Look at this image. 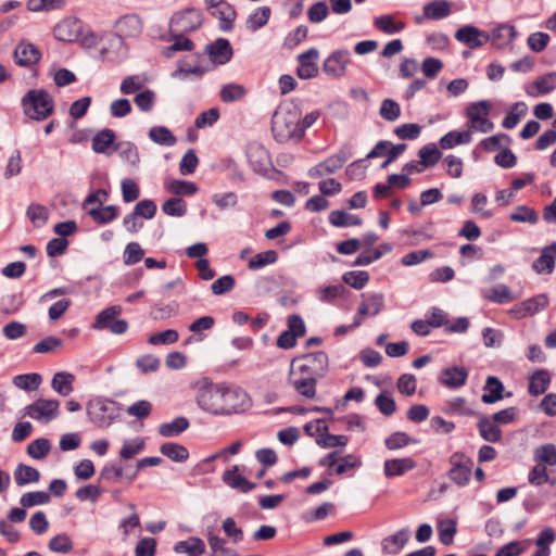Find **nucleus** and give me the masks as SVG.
<instances>
[{
  "instance_id": "1",
  "label": "nucleus",
  "mask_w": 556,
  "mask_h": 556,
  "mask_svg": "<svg viewBox=\"0 0 556 556\" xmlns=\"http://www.w3.org/2000/svg\"><path fill=\"white\" fill-rule=\"evenodd\" d=\"M198 406L212 415H232L248 410L252 401L250 395L241 388H229L226 384H215L208 378L198 382Z\"/></svg>"
},
{
  "instance_id": "2",
  "label": "nucleus",
  "mask_w": 556,
  "mask_h": 556,
  "mask_svg": "<svg viewBox=\"0 0 556 556\" xmlns=\"http://www.w3.org/2000/svg\"><path fill=\"white\" fill-rule=\"evenodd\" d=\"M301 109L293 102L281 103L271 116V132L279 143L293 139L301 141L304 138L303 128H300Z\"/></svg>"
},
{
  "instance_id": "3",
  "label": "nucleus",
  "mask_w": 556,
  "mask_h": 556,
  "mask_svg": "<svg viewBox=\"0 0 556 556\" xmlns=\"http://www.w3.org/2000/svg\"><path fill=\"white\" fill-rule=\"evenodd\" d=\"M24 114L34 121L41 122L54 112V101L46 89H30L21 99Z\"/></svg>"
},
{
  "instance_id": "4",
  "label": "nucleus",
  "mask_w": 556,
  "mask_h": 556,
  "mask_svg": "<svg viewBox=\"0 0 556 556\" xmlns=\"http://www.w3.org/2000/svg\"><path fill=\"white\" fill-rule=\"evenodd\" d=\"M121 404L116 401L97 396L87 402L88 419L98 428L110 427L121 415Z\"/></svg>"
},
{
  "instance_id": "5",
  "label": "nucleus",
  "mask_w": 556,
  "mask_h": 556,
  "mask_svg": "<svg viewBox=\"0 0 556 556\" xmlns=\"http://www.w3.org/2000/svg\"><path fill=\"white\" fill-rule=\"evenodd\" d=\"M295 363H300L295 369L296 372L313 377L317 381L324 378L329 370V357L325 351L296 356L292 359L291 365L294 366Z\"/></svg>"
},
{
  "instance_id": "6",
  "label": "nucleus",
  "mask_w": 556,
  "mask_h": 556,
  "mask_svg": "<svg viewBox=\"0 0 556 556\" xmlns=\"http://www.w3.org/2000/svg\"><path fill=\"white\" fill-rule=\"evenodd\" d=\"M122 306L112 305L102 309L94 318L92 328L97 330H109L114 334H123L128 329V321L125 319H117L121 315Z\"/></svg>"
},
{
  "instance_id": "7",
  "label": "nucleus",
  "mask_w": 556,
  "mask_h": 556,
  "mask_svg": "<svg viewBox=\"0 0 556 556\" xmlns=\"http://www.w3.org/2000/svg\"><path fill=\"white\" fill-rule=\"evenodd\" d=\"M448 462L452 465L447 472L450 480L458 486L467 485L473 466L472 459L457 451L450 456Z\"/></svg>"
},
{
  "instance_id": "8",
  "label": "nucleus",
  "mask_w": 556,
  "mask_h": 556,
  "mask_svg": "<svg viewBox=\"0 0 556 556\" xmlns=\"http://www.w3.org/2000/svg\"><path fill=\"white\" fill-rule=\"evenodd\" d=\"M202 24V12L195 8H188L173 14L169 28L181 34H189L199 29Z\"/></svg>"
},
{
  "instance_id": "9",
  "label": "nucleus",
  "mask_w": 556,
  "mask_h": 556,
  "mask_svg": "<svg viewBox=\"0 0 556 556\" xmlns=\"http://www.w3.org/2000/svg\"><path fill=\"white\" fill-rule=\"evenodd\" d=\"M59 400L39 397L31 404L25 406L24 416H28L38 421L49 422L59 417Z\"/></svg>"
},
{
  "instance_id": "10",
  "label": "nucleus",
  "mask_w": 556,
  "mask_h": 556,
  "mask_svg": "<svg viewBox=\"0 0 556 556\" xmlns=\"http://www.w3.org/2000/svg\"><path fill=\"white\" fill-rule=\"evenodd\" d=\"M351 62V53L346 49L334 50L325 60L323 71L332 78H340L345 75L348 64Z\"/></svg>"
},
{
  "instance_id": "11",
  "label": "nucleus",
  "mask_w": 556,
  "mask_h": 556,
  "mask_svg": "<svg viewBox=\"0 0 556 556\" xmlns=\"http://www.w3.org/2000/svg\"><path fill=\"white\" fill-rule=\"evenodd\" d=\"M455 39L469 49H478L490 40V34L472 25H465L458 28L454 35Z\"/></svg>"
},
{
  "instance_id": "12",
  "label": "nucleus",
  "mask_w": 556,
  "mask_h": 556,
  "mask_svg": "<svg viewBox=\"0 0 556 556\" xmlns=\"http://www.w3.org/2000/svg\"><path fill=\"white\" fill-rule=\"evenodd\" d=\"M13 58L16 65L29 67L40 61L41 52L35 45L21 40L14 49Z\"/></svg>"
},
{
  "instance_id": "13",
  "label": "nucleus",
  "mask_w": 556,
  "mask_h": 556,
  "mask_svg": "<svg viewBox=\"0 0 556 556\" xmlns=\"http://www.w3.org/2000/svg\"><path fill=\"white\" fill-rule=\"evenodd\" d=\"M289 383L293 387L294 391L306 399H314L316 395L317 380L313 377L305 376L296 372L294 367L291 365V369L288 377Z\"/></svg>"
},
{
  "instance_id": "14",
  "label": "nucleus",
  "mask_w": 556,
  "mask_h": 556,
  "mask_svg": "<svg viewBox=\"0 0 556 556\" xmlns=\"http://www.w3.org/2000/svg\"><path fill=\"white\" fill-rule=\"evenodd\" d=\"M205 53L214 64L224 65L231 60L233 50L228 39L217 38L215 41L206 45Z\"/></svg>"
},
{
  "instance_id": "15",
  "label": "nucleus",
  "mask_w": 556,
  "mask_h": 556,
  "mask_svg": "<svg viewBox=\"0 0 556 556\" xmlns=\"http://www.w3.org/2000/svg\"><path fill=\"white\" fill-rule=\"evenodd\" d=\"M468 370L464 366H451L444 368L438 381L450 389H458L466 384L468 379Z\"/></svg>"
},
{
  "instance_id": "16",
  "label": "nucleus",
  "mask_w": 556,
  "mask_h": 556,
  "mask_svg": "<svg viewBox=\"0 0 556 556\" xmlns=\"http://www.w3.org/2000/svg\"><path fill=\"white\" fill-rule=\"evenodd\" d=\"M115 27L121 38H135L142 33L143 24L139 15L126 14L117 20Z\"/></svg>"
},
{
  "instance_id": "17",
  "label": "nucleus",
  "mask_w": 556,
  "mask_h": 556,
  "mask_svg": "<svg viewBox=\"0 0 556 556\" xmlns=\"http://www.w3.org/2000/svg\"><path fill=\"white\" fill-rule=\"evenodd\" d=\"M417 462L413 457L390 458L383 463V473L387 478H395L415 469Z\"/></svg>"
},
{
  "instance_id": "18",
  "label": "nucleus",
  "mask_w": 556,
  "mask_h": 556,
  "mask_svg": "<svg viewBox=\"0 0 556 556\" xmlns=\"http://www.w3.org/2000/svg\"><path fill=\"white\" fill-rule=\"evenodd\" d=\"M556 262V241L542 249L541 255L532 263V269L536 274H552Z\"/></svg>"
},
{
  "instance_id": "19",
  "label": "nucleus",
  "mask_w": 556,
  "mask_h": 556,
  "mask_svg": "<svg viewBox=\"0 0 556 556\" xmlns=\"http://www.w3.org/2000/svg\"><path fill=\"white\" fill-rule=\"evenodd\" d=\"M222 479L225 484L242 493H249L256 488L254 482L247 480L239 472V467L237 465H233L231 468L225 470Z\"/></svg>"
},
{
  "instance_id": "20",
  "label": "nucleus",
  "mask_w": 556,
  "mask_h": 556,
  "mask_svg": "<svg viewBox=\"0 0 556 556\" xmlns=\"http://www.w3.org/2000/svg\"><path fill=\"white\" fill-rule=\"evenodd\" d=\"M116 134L110 128L99 130L92 138V150L96 153L111 155L116 144Z\"/></svg>"
},
{
  "instance_id": "21",
  "label": "nucleus",
  "mask_w": 556,
  "mask_h": 556,
  "mask_svg": "<svg viewBox=\"0 0 556 556\" xmlns=\"http://www.w3.org/2000/svg\"><path fill=\"white\" fill-rule=\"evenodd\" d=\"M548 303V296L544 293H541L522 301L518 308L514 309V312L518 315V317H525L528 315L532 316L546 308Z\"/></svg>"
},
{
  "instance_id": "22",
  "label": "nucleus",
  "mask_w": 556,
  "mask_h": 556,
  "mask_svg": "<svg viewBox=\"0 0 556 556\" xmlns=\"http://www.w3.org/2000/svg\"><path fill=\"white\" fill-rule=\"evenodd\" d=\"M556 88V72H551L538 77L531 86L526 88V92L530 97L547 94Z\"/></svg>"
},
{
  "instance_id": "23",
  "label": "nucleus",
  "mask_w": 556,
  "mask_h": 556,
  "mask_svg": "<svg viewBox=\"0 0 556 556\" xmlns=\"http://www.w3.org/2000/svg\"><path fill=\"white\" fill-rule=\"evenodd\" d=\"M483 394L481 401L484 404H494L504 397V384L500 378L495 376H489L483 387Z\"/></svg>"
},
{
  "instance_id": "24",
  "label": "nucleus",
  "mask_w": 556,
  "mask_h": 556,
  "mask_svg": "<svg viewBox=\"0 0 556 556\" xmlns=\"http://www.w3.org/2000/svg\"><path fill=\"white\" fill-rule=\"evenodd\" d=\"M516 35L517 31L513 25L501 24L492 30L489 41H491L492 46L496 49H503L516 38Z\"/></svg>"
},
{
  "instance_id": "25",
  "label": "nucleus",
  "mask_w": 556,
  "mask_h": 556,
  "mask_svg": "<svg viewBox=\"0 0 556 556\" xmlns=\"http://www.w3.org/2000/svg\"><path fill=\"white\" fill-rule=\"evenodd\" d=\"M219 9H213L210 11L212 16H215L219 20V29L223 31H230L233 29V22L237 17V11L233 5L226 2L223 5H219Z\"/></svg>"
},
{
  "instance_id": "26",
  "label": "nucleus",
  "mask_w": 556,
  "mask_h": 556,
  "mask_svg": "<svg viewBox=\"0 0 556 556\" xmlns=\"http://www.w3.org/2000/svg\"><path fill=\"white\" fill-rule=\"evenodd\" d=\"M409 540V531L404 528L396 533L386 538L382 541V552L384 554L396 555Z\"/></svg>"
},
{
  "instance_id": "27",
  "label": "nucleus",
  "mask_w": 556,
  "mask_h": 556,
  "mask_svg": "<svg viewBox=\"0 0 556 556\" xmlns=\"http://www.w3.org/2000/svg\"><path fill=\"white\" fill-rule=\"evenodd\" d=\"M551 375L546 369H536L529 378L528 392L532 396L543 394L549 387Z\"/></svg>"
},
{
  "instance_id": "28",
  "label": "nucleus",
  "mask_w": 556,
  "mask_h": 556,
  "mask_svg": "<svg viewBox=\"0 0 556 556\" xmlns=\"http://www.w3.org/2000/svg\"><path fill=\"white\" fill-rule=\"evenodd\" d=\"M452 12V3L447 0H433L424 7V16L428 20L439 21L447 17Z\"/></svg>"
},
{
  "instance_id": "29",
  "label": "nucleus",
  "mask_w": 556,
  "mask_h": 556,
  "mask_svg": "<svg viewBox=\"0 0 556 556\" xmlns=\"http://www.w3.org/2000/svg\"><path fill=\"white\" fill-rule=\"evenodd\" d=\"M479 434L488 442L496 443L502 439V430L494 421H491L488 416H481L477 424Z\"/></svg>"
},
{
  "instance_id": "30",
  "label": "nucleus",
  "mask_w": 556,
  "mask_h": 556,
  "mask_svg": "<svg viewBox=\"0 0 556 556\" xmlns=\"http://www.w3.org/2000/svg\"><path fill=\"white\" fill-rule=\"evenodd\" d=\"M352 151L351 146L344 144L339 152L336 154L330 155L325 161H323V164L325 166L324 172H327V174H333L340 168L343 167V165L346 163V161L351 157Z\"/></svg>"
},
{
  "instance_id": "31",
  "label": "nucleus",
  "mask_w": 556,
  "mask_h": 556,
  "mask_svg": "<svg viewBox=\"0 0 556 556\" xmlns=\"http://www.w3.org/2000/svg\"><path fill=\"white\" fill-rule=\"evenodd\" d=\"M74 381H75V376L73 374L67 372V371H59V372L54 374L52 381H51V387L60 395L67 396L74 390V388H73Z\"/></svg>"
},
{
  "instance_id": "32",
  "label": "nucleus",
  "mask_w": 556,
  "mask_h": 556,
  "mask_svg": "<svg viewBox=\"0 0 556 556\" xmlns=\"http://www.w3.org/2000/svg\"><path fill=\"white\" fill-rule=\"evenodd\" d=\"M470 130L456 131L452 130L442 136L439 140L441 149L448 150L458 144H467L471 141Z\"/></svg>"
},
{
  "instance_id": "33",
  "label": "nucleus",
  "mask_w": 556,
  "mask_h": 556,
  "mask_svg": "<svg viewBox=\"0 0 556 556\" xmlns=\"http://www.w3.org/2000/svg\"><path fill=\"white\" fill-rule=\"evenodd\" d=\"M384 308V295L380 292L372 293L366 301L358 305V315L376 316Z\"/></svg>"
},
{
  "instance_id": "34",
  "label": "nucleus",
  "mask_w": 556,
  "mask_h": 556,
  "mask_svg": "<svg viewBox=\"0 0 556 556\" xmlns=\"http://www.w3.org/2000/svg\"><path fill=\"white\" fill-rule=\"evenodd\" d=\"M190 426L188 418L184 416L176 417L170 422L162 424L159 427V434L164 438L178 437L180 433L186 431Z\"/></svg>"
},
{
  "instance_id": "35",
  "label": "nucleus",
  "mask_w": 556,
  "mask_h": 556,
  "mask_svg": "<svg viewBox=\"0 0 556 556\" xmlns=\"http://www.w3.org/2000/svg\"><path fill=\"white\" fill-rule=\"evenodd\" d=\"M14 480L18 486L36 483L40 480V472L34 467L21 463L14 470Z\"/></svg>"
},
{
  "instance_id": "36",
  "label": "nucleus",
  "mask_w": 556,
  "mask_h": 556,
  "mask_svg": "<svg viewBox=\"0 0 556 556\" xmlns=\"http://www.w3.org/2000/svg\"><path fill=\"white\" fill-rule=\"evenodd\" d=\"M160 452L162 455L169 458L175 463H184L189 458V451L186 446L175 443V442H165L160 446Z\"/></svg>"
},
{
  "instance_id": "37",
  "label": "nucleus",
  "mask_w": 556,
  "mask_h": 556,
  "mask_svg": "<svg viewBox=\"0 0 556 556\" xmlns=\"http://www.w3.org/2000/svg\"><path fill=\"white\" fill-rule=\"evenodd\" d=\"M174 551L189 556H201L205 551V544L200 538L190 536L188 540L177 542Z\"/></svg>"
},
{
  "instance_id": "38",
  "label": "nucleus",
  "mask_w": 556,
  "mask_h": 556,
  "mask_svg": "<svg viewBox=\"0 0 556 556\" xmlns=\"http://www.w3.org/2000/svg\"><path fill=\"white\" fill-rule=\"evenodd\" d=\"M329 222L334 227L361 226L363 219L342 210H334L329 214Z\"/></svg>"
},
{
  "instance_id": "39",
  "label": "nucleus",
  "mask_w": 556,
  "mask_h": 556,
  "mask_svg": "<svg viewBox=\"0 0 556 556\" xmlns=\"http://www.w3.org/2000/svg\"><path fill=\"white\" fill-rule=\"evenodd\" d=\"M113 151H118L119 156L130 165H138L140 162V155L138 148L130 141H121L113 147Z\"/></svg>"
},
{
  "instance_id": "40",
  "label": "nucleus",
  "mask_w": 556,
  "mask_h": 556,
  "mask_svg": "<svg viewBox=\"0 0 556 556\" xmlns=\"http://www.w3.org/2000/svg\"><path fill=\"white\" fill-rule=\"evenodd\" d=\"M392 250V245L390 243H382L371 252L365 251L362 252L352 263L353 266H366L371 264L372 262L382 257L384 253H388Z\"/></svg>"
},
{
  "instance_id": "41",
  "label": "nucleus",
  "mask_w": 556,
  "mask_h": 556,
  "mask_svg": "<svg viewBox=\"0 0 556 556\" xmlns=\"http://www.w3.org/2000/svg\"><path fill=\"white\" fill-rule=\"evenodd\" d=\"M418 156L421 166L431 167L441 160L442 152L435 143H428L418 151Z\"/></svg>"
},
{
  "instance_id": "42",
  "label": "nucleus",
  "mask_w": 556,
  "mask_h": 556,
  "mask_svg": "<svg viewBox=\"0 0 556 556\" xmlns=\"http://www.w3.org/2000/svg\"><path fill=\"white\" fill-rule=\"evenodd\" d=\"M416 443H418L417 439L409 437L403 431H395L384 440V445L389 451H396Z\"/></svg>"
},
{
  "instance_id": "43",
  "label": "nucleus",
  "mask_w": 556,
  "mask_h": 556,
  "mask_svg": "<svg viewBox=\"0 0 556 556\" xmlns=\"http://www.w3.org/2000/svg\"><path fill=\"white\" fill-rule=\"evenodd\" d=\"M149 138L161 146L172 147L177 142V138L165 126H153L149 130Z\"/></svg>"
},
{
  "instance_id": "44",
  "label": "nucleus",
  "mask_w": 556,
  "mask_h": 556,
  "mask_svg": "<svg viewBox=\"0 0 556 556\" xmlns=\"http://www.w3.org/2000/svg\"><path fill=\"white\" fill-rule=\"evenodd\" d=\"M271 10L269 7H261L251 13L247 20V27L255 31L265 26L270 17Z\"/></svg>"
},
{
  "instance_id": "45",
  "label": "nucleus",
  "mask_w": 556,
  "mask_h": 556,
  "mask_svg": "<svg viewBox=\"0 0 556 556\" xmlns=\"http://www.w3.org/2000/svg\"><path fill=\"white\" fill-rule=\"evenodd\" d=\"M41 382L42 377L40 374L37 372L22 374L13 378L14 386L25 391L37 390Z\"/></svg>"
},
{
  "instance_id": "46",
  "label": "nucleus",
  "mask_w": 556,
  "mask_h": 556,
  "mask_svg": "<svg viewBox=\"0 0 556 556\" xmlns=\"http://www.w3.org/2000/svg\"><path fill=\"white\" fill-rule=\"evenodd\" d=\"M124 469L125 467L121 462L106 464L100 470L98 480L106 482H118L124 478Z\"/></svg>"
},
{
  "instance_id": "47",
  "label": "nucleus",
  "mask_w": 556,
  "mask_h": 556,
  "mask_svg": "<svg viewBox=\"0 0 556 556\" xmlns=\"http://www.w3.org/2000/svg\"><path fill=\"white\" fill-rule=\"evenodd\" d=\"M527 105L525 102L519 101L511 105L510 111L503 118L502 126L506 129H511L517 126L520 118L527 113Z\"/></svg>"
},
{
  "instance_id": "48",
  "label": "nucleus",
  "mask_w": 556,
  "mask_h": 556,
  "mask_svg": "<svg viewBox=\"0 0 556 556\" xmlns=\"http://www.w3.org/2000/svg\"><path fill=\"white\" fill-rule=\"evenodd\" d=\"M374 26L386 34H396L405 28V23L395 22L392 15H381L375 18Z\"/></svg>"
},
{
  "instance_id": "49",
  "label": "nucleus",
  "mask_w": 556,
  "mask_h": 556,
  "mask_svg": "<svg viewBox=\"0 0 556 556\" xmlns=\"http://www.w3.org/2000/svg\"><path fill=\"white\" fill-rule=\"evenodd\" d=\"M248 159L255 172L266 169V161L268 160V154L262 146L250 147L248 151Z\"/></svg>"
},
{
  "instance_id": "50",
  "label": "nucleus",
  "mask_w": 556,
  "mask_h": 556,
  "mask_svg": "<svg viewBox=\"0 0 556 556\" xmlns=\"http://www.w3.org/2000/svg\"><path fill=\"white\" fill-rule=\"evenodd\" d=\"M247 94V89L239 84L224 85L219 91V97L223 102L230 103L241 100Z\"/></svg>"
},
{
  "instance_id": "51",
  "label": "nucleus",
  "mask_w": 556,
  "mask_h": 556,
  "mask_svg": "<svg viewBox=\"0 0 556 556\" xmlns=\"http://www.w3.org/2000/svg\"><path fill=\"white\" fill-rule=\"evenodd\" d=\"M51 450L50 440L47 438H38L31 441L27 446V454L35 459L45 458Z\"/></svg>"
},
{
  "instance_id": "52",
  "label": "nucleus",
  "mask_w": 556,
  "mask_h": 556,
  "mask_svg": "<svg viewBox=\"0 0 556 556\" xmlns=\"http://www.w3.org/2000/svg\"><path fill=\"white\" fill-rule=\"evenodd\" d=\"M439 540L444 545H450L454 541L457 532V523L454 519L442 520L438 523Z\"/></svg>"
},
{
  "instance_id": "53",
  "label": "nucleus",
  "mask_w": 556,
  "mask_h": 556,
  "mask_svg": "<svg viewBox=\"0 0 556 556\" xmlns=\"http://www.w3.org/2000/svg\"><path fill=\"white\" fill-rule=\"evenodd\" d=\"M369 278L366 270L346 271L342 276L343 282L356 290L363 289L368 283Z\"/></svg>"
},
{
  "instance_id": "54",
  "label": "nucleus",
  "mask_w": 556,
  "mask_h": 556,
  "mask_svg": "<svg viewBox=\"0 0 556 556\" xmlns=\"http://www.w3.org/2000/svg\"><path fill=\"white\" fill-rule=\"evenodd\" d=\"M48 547L54 553L67 554L72 552L74 544L68 534L60 533L50 539Z\"/></svg>"
},
{
  "instance_id": "55",
  "label": "nucleus",
  "mask_w": 556,
  "mask_h": 556,
  "mask_svg": "<svg viewBox=\"0 0 556 556\" xmlns=\"http://www.w3.org/2000/svg\"><path fill=\"white\" fill-rule=\"evenodd\" d=\"M102 207V211H104L108 216L106 217H103L101 215V211H98V210H88L87 213L88 215L91 217V219L99 224V225H105V224H110L111 222H113L115 218H117L118 214H119V208L118 206L116 205H105V206H101Z\"/></svg>"
},
{
  "instance_id": "56",
  "label": "nucleus",
  "mask_w": 556,
  "mask_h": 556,
  "mask_svg": "<svg viewBox=\"0 0 556 556\" xmlns=\"http://www.w3.org/2000/svg\"><path fill=\"white\" fill-rule=\"evenodd\" d=\"M492 109V104L486 100H480L478 102H471L466 108V115L471 121L472 124H476L478 119H480L481 114L486 116L489 115Z\"/></svg>"
},
{
  "instance_id": "57",
  "label": "nucleus",
  "mask_w": 556,
  "mask_h": 556,
  "mask_svg": "<svg viewBox=\"0 0 556 556\" xmlns=\"http://www.w3.org/2000/svg\"><path fill=\"white\" fill-rule=\"evenodd\" d=\"M162 211L168 216L181 217L187 213V204L179 197L170 198L163 203Z\"/></svg>"
},
{
  "instance_id": "58",
  "label": "nucleus",
  "mask_w": 556,
  "mask_h": 556,
  "mask_svg": "<svg viewBox=\"0 0 556 556\" xmlns=\"http://www.w3.org/2000/svg\"><path fill=\"white\" fill-rule=\"evenodd\" d=\"M278 260V253L275 250H267L257 253L252 260L249 261L248 267L251 270L260 269L268 264H273Z\"/></svg>"
},
{
  "instance_id": "59",
  "label": "nucleus",
  "mask_w": 556,
  "mask_h": 556,
  "mask_svg": "<svg viewBox=\"0 0 556 556\" xmlns=\"http://www.w3.org/2000/svg\"><path fill=\"white\" fill-rule=\"evenodd\" d=\"M50 502V494L45 491L27 492L22 495L20 503L23 507L43 505Z\"/></svg>"
},
{
  "instance_id": "60",
  "label": "nucleus",
  "mask_w": 556,
  "mask_h": 556,
  "mask_svg": "<svg viewBox=\"0 0 556 556\" xmlns=\"http://www.w3.org/2000/svg\"><path fill=\"white\" fill-rule=\"evenodd\" d=\"M144 256V250L138 242H129L123 253V261L125 265H135L139 263Z\"/></svg>"
},
{
  "instance_id": "61",
  "label": "nucleus",
  "mask_w": 556,
  "mask_h": 556,
  "mask_svg": "<svg viewBox=\"0 0 556 556\" xmlns=\"http://www.w3.org/2000/svg\"><path fill=\"white\" fill-rule=\"evenodd\" d=\"M510 220L518 223L535 224L539 220V215L535 210L526 205H518L516 211L510 214Z\"/></svg>"
},
{
  "instance_id": "62",
  "label": "nucleus",
  "mask_w": 556,
  "mask_h": 556,
  "mask_svg": "<svg viewBox=\"0 0 556 556\" xmlns=\"http://www.w3.org/2000/svg\"><path fill=\"white\" fill-rule=\"evenodd\" d=\"M379 114L383 119L393 122L401 115L400 104L393 99L387 98L381 102Z\"/></svg>"
},
{
  "instance_id": "63",
  "label": "nucleus",
  "mask_w": 556,
  "mask_h": 556,
  "mask_svg": "<svg viewBox=\"0 0 556 556\" xmlns=\"http://www.w3.org/2000/svg\"><path fill=\"white\" fill-rule=\"evenodd\" d=\"M168 191L175 195H193L198 191V187L192 181L174 179L167 187Z\"/></svg>"
},
{
  "instance_id": "64",
  "label": "nucleus",
  "mask_w": 556,
  "mask_h": 556,
  "mask_svg": "<svg viewBox=\"0 0 556 556\" xmlns=\"http://www.w3.org/2000/svg\"><path fill=\"white\" fill-rule=\"evenodd\" d=\"M199 159L193 149H189L179 163V172L181 175H191L195 172Z\"/></svg>"
}]
</instances>
